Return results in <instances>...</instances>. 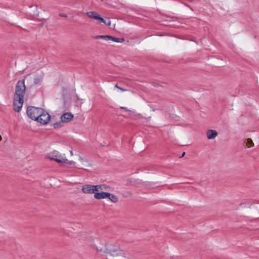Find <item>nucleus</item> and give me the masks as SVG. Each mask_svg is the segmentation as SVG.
<instances>
[{
  "instance_id": "nucleus-1",
  "label": "nucleus",
  "mask_w": 259,
  "mask_h": 259,
  "mask_svg": "<svg viewBox=\"0 0 259 259\" xmlns=\"http://www.w3.org/2000/svg\"><path fill=\"white\" fill-rule=\"evenodd\" d=\"M26 91V87L24 80L17 82L15 88V92L13 100L14 110L16 112H19L22 107L24 103V97Z\"/></svg>"
},
{
  "instance_id": "nucleus-2",
  "label": "nucleus",
  "mask_w": 259,
  "mask_h": 259,
  "mask_svg": "<svg viewBox=\"0 0 259 259\" xmlns=\"http://www.w3.org/2000/svg\"><path fill=\"white\" fill-rule=\"evenodd\" d=\"M98 251L105 254H110L112 256H123L127 259H133L134 255L127 251H124L120 249L118 246H113L109 245L107 247H96Z\"/></svg>"
},
{
  "instance_id": "nucleus-3",
  "label": "nucleus",
  "mask_w": 259,
  "mask_h": 259,
  "mask_svg": "<svg viewBox=\"0 0 259 259\" xmlns=\"http://www.w3.org/2000/svg\"><path fill=\"white\" fill-rule=\"evenodd\" d=\"M47 157L60 164H63V162L67 161V159L66 158L65 154H61L56 150L49 153L47 155Z\"/></svg>"
},
{
  "instance_id": "nucleus-4",
  "label": "nucleus",
  "mask_w": 259,
  "mask_h": 259,
  "mask_svg": "<svg viewBox=\"0 0 259 259\" xmlns=\"http://www.w3.org/2000/svg\"><path fill=\"white\" fill-rule=\"evenodd\" d=\"M42 110V109L40 108L33 106L28 107L27 110V114L29 118L37 121Z\"/></svg>"
},
{
  "instance_id": "nucleus-5",
  "label": "nucleus",
  "mask_w": 259,
  "mask_h": 259,
  "mask_svg": "<svg viewBox=\"0 0 259 259\" xmlns=\"http://www.w3.org/2000/svg\"><path fill=\"white\" fill-rule=\"evenodd\" d=\"M51 119L50 115L43 109L41 113L40 114L37 120V122L42 125L47 124Z\"/></svg>"
},
{
  "instance_id": "nucleus-6",
  "label": "nucleus",
  "mask_w": 259,
  "mask_h": 259,
  "mask_svg": "<svg viewBox=\"0 0 259 259\" xmlns=\"http://www.w3.org/2000/svg\"><path fill=\"white\" fill-rule=\"evenodd\" d=\"M87 15L90 18H93L95 20H98L100 22H103L106 25H110V21L109 20H108V22H106L105 20H104L103 18L100 16V15L95 12L94 11H90L87 13Z\"/></svg>"
},
{
  "instance_id": "nucleus-7",
  "label": "nucleus",
  "mask_w": 259,
  "mask_h": 259,
  "mask_svg": "<svg viewBox=\"0 0 259 259\" xmlns=\"http://www.w3.org/2000/svg\"><path fill=\"white\" fill-rule=\"evenodd\" d=\"M96 185H85L82 186L81 191L85 194H94L96 191Z\"/></svg>"
},
{
  "instance_id": "nucleus-8",
  "label": "nucleus",
  "mask_w": 259,
  "mask_h": 259,
  "mask_svg": "<svg viewBox=\"0 0 259 259\" xmlns=\"http://www.w3.org/2000/svg\"><path fill=\"white\" fill-rule=\"evenodd\" d=\"M73 117V115L70 113L66 112L64 113L60 117V119L64 122H68L72 120Z\"/></svg>"
},
{
  "instance_id": "nucleus-9",
  "label": "nucleus",
  "mask_w": 259,
  "mask_h": 259,
  "mask_svg": "<svg viewBox=\"0 0 259 259\" xmlns=\"http://www.w3.org/2000/svg\"><path fill=\"white\" fill-rule=\"evenodd\" d=\"M107 194V192L101 191L96 192L94 194V198L98 200L107 198L108 196Z\"/></svg>"
},
{
  "instance_id": "nucleus-10",
  "label": "nucleus",
  "mask_w": 259,
  "mask_h": 259,
  "mask_svg": "<svg viewBox=\"0 0 259 259\" xmlns=\"http://www.w3.org/2000/svg\"><path fill=\"white\" fill-rule=\"evenodd\" d=\"M206 135L208 139H213L218 135L217 131L213 130H208L206 133Z\"/></svg>"
},
{
  "instance_id": "nucleus-11",
  "label": "nucleus",
  "mask_w": 259,
  "mask_h": 259,
  "mask_svg": "<svg viewBox=\"0 0 259 259\" xmlns=\"http://www.w3.org/2000/svg\"><path fill=\"white\" fill-rule=\"evenodd\" d=\"M96 187L97 192H103V191H109L110 189V187L105 184L97 185H96Z\"/></svg>"
},
{
  "instance_id": "nucleus-12",
  "label": "nucleus",
  "mask_w": 259,
  "mask_h": 259,
  "mask_svg": "<svg viewBox=\"0 0 259 259\" xmlns=\"http://www.w3.org/2000/svg\"><path fill=\"white\" fill-rule=\"evenodd\" d=\"M43 74L40 73L36 75L33 77L34 83L35 84H39L42 80Z\"/></svg>"
},
{
  "instance_id": "nucleus-13",
  "label": "nucleus",
  "mask_w": 259,
  "mask_h": 259,
  "mask_svg": "<svg viewBox=\"0 0 259 259\" xmlns=\"http://www.w3.org/2000/svg\"><path fill=\"white\" fill-rule=\"evenodd\" d=\"M107 195V198L110 199L112 202L116 203L118 201V198L116 195L109 193H108Z\"/></svg>"
},
{
  "instance_id": "nucleus-14",
  "label": "nucleus",
  "mask_w": 259,
  "mask_h": 259,
  "mask_svg": "<svg viewBox=\"0 0 259 259\" xmlns=\"http://www.w3.org/2000/svg\"><path fill=\"white\" fill-rule=\"evenodd\" d=\"M63 163H67L71 166L72 167L77 168H81V169H84V168L82 166H75V162L73 161H70L67 159V161L65 162H63Z\"/></svg>"
},
{
  "instance_id": "nucleus-15",
  "label": "nucleus",
  "mask_w": 259,
  "mask_h": 259,
  "mask_svg": "<svg viewBox=\"0 0 259 259\" xmlns=\"http://www.w3.org/2000/svg\"><path fill=\"white\" fill-rule=\"evenodd\" d=\"M63 122L61 120L60 121L52 123V125L54 128H58L63 126Z\"/></svg>"
},
{
  "instance_id": "nucleus-16",
  "label": "nucleus",
  "mask_w": 259,
  "mask_h": 259,
  "mask_svg": "<svg viewBox=\"0 0 259 259\" xmlns=\"http://www.w3.org/2000/svg\"><path fill=\"white\" fill-rule=\"evenodd\" d=\"M111 40L117 42H122L124 41V39L123 38H116L112 36V38Z\"/></svg>"
},
{
  "instance_id": "nucleus-17",
  "label": "nucleus",
  "mask_w": 259,
  "mask_h": 259,
  "mask_svg": "<svg viewBox=\"0 0 259 259\" xmlns=\"http://www.w3.org/2000/svg\"><path fill=\"white\" fill-rule=\"evenodd\" d=\"M247 145H248V147H252L253 146V143L251 139H248L247 140Z\"/></svg>"
},
{
  "instance_id": "nucleus-18",
  "label": "nucleus",
  "mask_w": 259,
  "mask_h": 259,
  "mask_svg": "<svg viewBox=\"0 0 259 259\" xmlns=\"http://www.w3.org/2000/svg\"><path fill=\"white\" fill-rule=\"evenodd\" d=\"M112 38V36L109 35H104L102 39H104L106 41H110Z\"/></svg>"
},
{
  "instance_id": "nucleus-19",
  "label": "nucleus",
  "mask_w": 259,
  "mask_h": 259,
  "mask_svg": "<svg viewBox=\"0 0 259 259\" xmlns=\"http://www.w3.org/2000/svg\"><path fill=\"white\" fill-rule=\"evenodd\" d=\"M79 160L82 164H84V162L87 163V161L81 157H79Z\"/></svg>"
},
{
  "instance_id": "nucleus-20",
  "label": "nucleus",
  "mask_w": 259,
  "mask_h": 259,
  "mask_svg": "<svg viewBox=\"0 0 259 259\" xmlns=\"http://www.w3.org/2000/svg\"><path fill=\"white\" fill-rule=\"evenodd\" d=\"M104 35H96L94 36V38L97 39H102Z\"/></svg>"
},
{
  "instance_id": "nucleus-21",
  "label": "nucleus",
  "mask_w": 259,
  "mask_h": 259,
  "mask_svg": "<svg viewBox=\"0 0 259 259\" xmlns=\"http://www.w3.org/2000/svg\"><path fill=\"white\" fill-rule=\"evenodd\" d=\"M60 16L61 17H65V18H66L67 17V15L65 13H60Z\"/></svg>"
},
{
  "instance_id": "nucleus-22",
  "label": "nucleus",
  "mask_w": 259,
  "mask_h": 259,
  "mask_svg": "<svg viewBox=\"0 0 259 259\" xmlns=\"http://www.w3.org/2000/svg\"><path fill=\"white\" fill-rule=\"evenodd\" d=\"M118 89H119L120 90H121V91H122V92H124V91H126V90H125V89H123V88H120H120H118Z\"/></svg>"
},
{
  "instance_id": "nucleus-23",
  "label": "nucleus",
  "mask_w": 259,
  "mask_h": 259,
  "mask_svg": "<svg viewBox=\"0 0 259 259\" xmlns=\"http://www.w3.org/2000/svg\"><path fill=\"white\" fill-rule=\"evenodd\" d=\"M115 88H117V89H118V88H119L117 84H116L115 86Z\"/></svg>"
},
{
  "instance_id": "nucleus-24",
  "label": "nucleus",
  "mask_w": 259,
  "mask_h": 259,
  "mask_svg": "<svg viewBox=\"0 0 259 259\" xmlns=\"http://www.w3.org/2000/svg\"><path fill=\"white\" fill-rule=\"evenodd\" d=\"M185 154V152H183V154H182V156H184Z\"/></svg>"
},
{
  "instance_id": "nucleus-25",
  "label": "nucleus",
  "mask_w": 259,
  "mask_h": 259,
  "mask_svg": "<svg viewBox=\"0 0 259 259\" xmlns=\"http://www.w3.org/2000/svg\"><path fill=\"white\" fill-rule=\"evenodd\" d=\"M70 154H71V155H73V152H72V151H70Z\"/></svg>"
},
{
  "instance_id": "nucleus-26",
  "label": "nucleus",
  "mask_w": 259,
  "mask_h": 259,
  "mask_svg": "<svg viewBox=\"0 0 259 259\" xmlns=\"http://www.w3.org/2000/svg\"><path fill=\"white\" fill-rule=\"evenodd\" d=\"M2 139V136L0 135V141H1Z\"/></svg>"
}]
</instances>
